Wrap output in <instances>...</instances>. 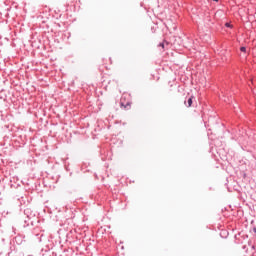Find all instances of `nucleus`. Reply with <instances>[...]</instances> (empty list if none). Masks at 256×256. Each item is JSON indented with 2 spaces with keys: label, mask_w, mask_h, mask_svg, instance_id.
<instances>
[{
  "label": "nucleus",
  "mask_w": 256,
  "mask_h": 256,
  "mask_svg": "<svg viewBox=\"0 0 256 256\" xmlns=\"http://www.w3.org/2000/svg\"><path fill=\"white\" fill-rule=\"evenodd\" d=\"M158 47H162V49H164L165 48L164 42H160V44H158Z\"/></svg>",
  "instance_id": "nucleus-4"
},
{
  "label": "nucleus",
  "mask_w": 256,
  "mask_h": 256,
  "mask_svg": "<svg viewBox=\"0 0 256 256\" xmlns=\"http://www.w3.org/2000/svg\"><path fill=\"white\" fill-rule=\"evenodd\" d=\"M214 2H219V0H213Z\"/></svg>",
  "instance_id": "nucleus-9"
},
{
  "label": "nucleus",
  "mask_w": 256,
  "mask_h": 256,
  "mask_svg": "<svg viewBox=\"0 0 256 256\" xmlns=\"http://www.w3.org/2000/svg\"><path fill=\"white\" fill-rule=\"evenodd\" d=\"M193 99H195V98L193 96H190V98H188V100H185V105H186L187 108L192 107Z\"/></svg>",
  "instance_id": "nucleus-3"
},
{
  "label": "nucleus",
  "mask_w": 256,
  "mask_h": 256,
  "mask_svg": "<svg viewBox=\"0 0 256 256\" xmlns=\"http://www.w3.org/2000/svg\"><path fill=\"white\" fill-rule=\"evenodd\" d=\"M252 249L255 250L256 249L255 246H252Z\"/></svg>",
  "instance_id": "nucleus-8"
},
{
  "label": "nucleus",
  "mask_w": 256,
  "mask_h": 256,
  "mask_svg": "<svg viewBox=\"0 0 256 256\" xmlns=\"http://www.w3.org/2000/svg\"><path fill=\"white\" fill-rule=\"evenodd\" d=\"M253 231L256 233V227L253 228Z\"/></svg>",
  "instance_id": "nucleus-7"
},
{
  "label": "nucleus",
  "mask_w": 256,
  "mask_h": 256,
  "mask_svg": "<svg viewBox=\"0 0 256 256\" xmlns=\"http://www.w3.org/2000/svg\"><path fill=\"white\" fill-rule=\"evenodd\" d=\"M240 51L243 52V53H246V48H245V46H241Z\"/></svg>",
  "instance_id": "nucleus-5"
},
{
  "label": "nucleus",
  "mask_w": 256,
  "mask_h": 256,
  "mask_svg": "<svg viewBox=\"0 0 256 256\" xmlns=\"http://www.w3.org/2000/svg\"><path fill=\"white\" fill-rule=\"evenodd\" d=\"M24 216L26 218V219H24L25 226H29L30 223L32 224V222H30V221L32 218H34V215H32L30 209L27 208L24 210Z\"/></svg>",
  "instance_id": "nucleus-1"
},
{
  "label": "nucleus",
  "mask_w": 256,
  "mask_h": 256,
  "mask_svg": "<svg viewBox=\"0 0 256 256\" xmlns=\"http://www.w3.org/2000/svg\"><path fill=\"white\" fill-rule=\"evenodd\" d=\"M225 26H226L227 28H231V27H232V25H231L229 22H227V23L225 24Z\"/></svg>",
  "instance_id": "nucleus-6"
},
{
  "label": "nucleus",
  "mask_w": 256,
  "mask_h": 256,
  "mask_svg": "<svg viewBox=\"0 0 256 256\" xmlns=\"http://www.w3.org/2000/svg\"><path fill=\"white\" fill-rule=\"evenodd\" d=\"M28 256H32V255H28Z\"/></svg>",
  "instance_id": "nucleus-10"
},
{
  "label": "nucleus",
  "mask_w": 256,
  "mask_h": 256,
  "mask_svg": "<svg viewBox=\"0 0 256 256\" xmlns=\"http://www.w3.org/2000/svg\"><path fill=\"white\" fill-rule=\"evenodd\" d=\"M120 107L123 110H130L131 109V102H126V104H124V102L121 100L120 102Z\"/></svg>",
  "instance_id": "nucleus-2"
}]
</instances>
